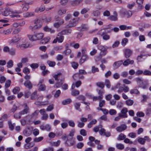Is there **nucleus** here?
<instances>
[{
	"label": "nucleus",
	"instance_id": "nucleus-12",
	"mask_svg": "<svg viewBox=\"0 0 151 151\" xmlns=\"http://www.w3.org/2000/svg\"><path fill=\"white\" fill-rule=\"evenodd\" d=\"M11 9L9 7L5 8L4 10L2 12V14L4 16H7L11 14Z\"/></svg>",
	"mask_w": 151,
	"mask_h": 151
},
{
	"label": "nucleus",
	"instance_id": "nucleus-28",
	"mask_svg": "<svg viewBox=\"0 0 151 151\" xmlns=\"http://www.w3.org/2000/svg\"><path fill=\"white\" fill-rule=\"evenodd\" d=\"M37 91H35L31 94L30 97L31 99L35 100L37 98Z\"/></svg>",
	"mask_w": 151,
	"mask_h": 151
},
{
	"label": "nucleus",
	"instance_id": "nucleus-61",
	"mask_svg": "<svg viewBox=\"0 0 151 151\" xmlns=\"http://www.w3.org/2000/svg\"><path fill=\"white\" fill-rule=\"evenodd\" d=\"M91 71L92 73H94L96 72H99V70L98 68H96L94 66H93L92 68Z\"/></svg>",
	"mask_w": 151,
	"mask_h": 151
},
{
	"label": "nucleus",
	"instance_id": "nucleus-22",
	"mask_svg": "<svg viewBox=\"0 0 151 151\" xmlns=\"http://www.w3.org/2000/svg\"><path fill=\"white\" fill-rule=\"evenodd\" d=\"M72 102L70 99H68L63 100L62 102V104L63 105H66L70 104Z\"/></svg>",
	"mask_w": 151,
	"mask_h": 151
},
{
	"label": "nucleus",
	"instance_id": "nucleus-50",
	"mask_svg": "<svg viewBox=\"0 0 151 151\" xmlns=\"http://www.w3.org/2000/svg\"><path fill=\"white\" fill-rule=\"evenodd\" d=\"M93 15L96 17H98L100 16V12L98 10L93 11L92 13Z\"/></svg>",
	"mask_w": 151,
	"mask_h": 151
},
{
	"label": "nucleus",
	"instance_id": "nucleus-1",
	"mask_svg": "<svg viewBox=\"0 0 151 151\" xmlns=\"http://www.w3.org/2000/svg\"><path fill=\"white\" fill-rule=\"evenodd\" d=\"M75 133V130L72 129L68 135L65 134L62 136V139L64 140L66 138L65 143L66 146L69 147L72 146L75 144V139L73 137Z\"/></svg>",
	"mask_w": 151,
	"mask_h": 151
},
{
	"label": "nucleus",
	"instance_id": "nucleus-48",
	"mask_svg": "<svg viewBox=\"0 0 151 151\" xmlns=\"http://www.w3.org/2000/svg\"><path fill=\"white\" fill-rule=\"evenodd\" d=\"M130 92L131 94H133V93H135L136 94H139V91L137 89H131L130 91Z\"/></svg>",
	"mask_w": 151,
	"mask_h": 151
},
{
	"label": "nucleus",
	"instance_id": "nucleus-63",
	"mask_svg": "<svg viewBox=\"0 0 151 151\" xmlns=\"http://www.w3.org/2000/svg\"><path fill=\"white\" fill-rule=\"evenodd\" d=\"M120 44V42L118 41H116L113 44L112 47L113 48L116 47H118Z\"/></svg>",
	"mask_w": 151,
	"mask_h": 151
},
{
	"label": "nucleus",
	"instance_id": "nucleus-9",
	"mask_svg": "<svg viewBox=\"0 0 151 151\" xmlns=\"http://www.w3.org/2000/svg\"><path fill=\"white\" fill-rule=\"evenodd\" d=\"M20 40V38L18 36H16L13 37L11 40L9 41L8 42L10 45H13L17 42Z\"/></svg>",
	"mask_w": 151,
	"mask_h": 151
},
{
	"label": "nucleus",
	"instance_id": "nucleus-49",
	"mask_svg": "<svg viewBox=\"0 0 151 151\" xmlns=\"http://www.w3.org/2000/svg\"><path fill=\"white\" fill-rule=\"evenodd\" d=\"M107 33H108L107 32H106L105 31H104L103 30V29H101L98 32V34L99 35L102 36Z\"/></svg>",
	"mask_w": 151,
	"mask_h": 151
},
{
	"label": "nucleus",
	"instance_id": "nucleus-42",
	"mask_svg": "<svg viewBox=\"0 0 151 151\" xmlns=\"http://www.w3.org/2000/svg\"><path fill=\"white\" fill-rule=\"evenodd\" d=\"M62 73H59L57 74L54 75L53 76V77L55 78V80L57 81H58L60 76H61Z\"/></svg>",
	"mask_w": 151,
	"mask_h": 151
},
{
	"label": "nucleus",
	"instance_id": "nucleus-27",
	"mask_svg": "<svg viewBox=\"0 0 151 151\" xmlns=\"http://www.w3.org/2000/svg\"><path fill=\"white\" fill-rule=\"evenodd\" d=\"M144 0H137L136 2L138 5V6L139 9H142L143 8L142 4Z\"/></svg>",
	"mask_w": 151,
	"mask_h": 151
},
{
	"label": "nucleus",
	"instance_id": "nucleus-24",
	"mask_svg": "<svg viewBox=\"0 0 151 151\" xmlns=\"http://www.w3.org/2000/svg\"><path fill=\"white\" fill-rule=\"evenodd\" d=\"M126 137V135L123 133H120L118 136L117 139L119 141L122 140L124 139Z\"/></svg>",
	"mask_w": 151,
	"mask_h": 151
},
{
	"label": "nucleus",
	"instance_id": "nucleus-44",
	"mask_svg": "<svg viewBox=\"0 0 151 151\" xmlns=\"http://www.w3.org/2000/svg\"><path fill=\"white\" fill-rule=\"evenodd\" d=\"M105 85L108 88H110L111 87V84L109 80L108 79H106L105 81Z\"/></svg>",
	"mask_w": 151,
	"mask_h": 151
},
{
	"label": "nucleus",
	"instance_id": "nucleus-29",
	"mask_svg": "<svg viewBox=\"0 0 151 151\" xmlns=\"http://www.w3.org/2000/svg\"><path fill=\"white\" fill-rule=\"evenodd\" d=\"M96 86L101 88V89H103L105 86V84L102 82H99L96 83Z\"/></svg>",
	"mask_w": 151,
	"mask_h": 151
},
{
	"label": "nucleus",
	"instance_id": "nucleus-20",
	"mask_svg": "<svg viewBox=\"0 0 151 151\" xmlns=\"http://www.w3.org/2000/svg\"><path fill=\"white\" fill-rule=\"evenodd\" d=\"M133 60H130V59H127L123 62V64L124 66H127L129 64H133L134 63Z\"/></svg>",
	"mask_w": 151,
	"mask_h": 151
},
{
	"label": "nucleus",
	"instance_id": "nucleus-7",
	"mask_svg": "<svg viewBox=\"0 0 151 151\" xmlns=\"http://www.w3.org/2000/svg\"><path fill=\"white\" fill-rule=\"evenodd\" d=\"M146 140L150 142V139L147 136H145L144 138L139 137L138 138L137 141L140 144L142 145H144L145 144Z\"/></svg>",
	"mask_w": 151,
	"mask_h": 151
},
{
	"label": "nucleus",
	"instance_id": "nucleus-56",
	"mask_svg": "<svg viewBox=\"0 0 151 151\" xmlns=\"http://www.w3.org/2000/svg\"><path fill=\"white\" fill-rule=\"evenodd\" d=\"M71 64L72 67L74 69H77L78 66V63H77L75 62H73Z\"/></svg>",
	"mask_w": 151,
	"mask_h": 151
},
{
	"label": "nucleus",
	"instance_id": "nucleus-13",
	"mask_svg": "<svg viewBox=\"0 0 151 151\" xmlns=\"http://www.w3.org/2000/svg\"><path fill=\"white\" fill-rule=\"evenodd\" d=\"M132 51L129 49H127L124 51V56L126 58H129L132 55Z\"/></svg>",
	"mask_w": 151,
	"mask_h": 151
},
{
	"label": "nucleus",
	"instance_id": "nucleus-35",
	"mask_svg": "<svg viewBox=\"0 0 151 151\" xmlns=\"http://www.w3.org/2000/svg\"><path fill=\"white\" fill-rule=\"evenodd\" d=\"M38 87V90L39 91H45L46 88V87L45 84H40V85L37 86Z\"/></svg>",
	"mask_w": 151,
	"mask_h": 151
},
{
	"label": "nucleus",
	"instance_id": "nucleus-16",
	"mask_svg": "<svg viewBox=\"0 0 151 151\" xmlns=\"http://www.w3.org/2000/svg\"><path fill=\"white\" fill-rule=\"evenodd\" d=\"M128 112L127 109V108H124L121 111V113L122 114H121L120 116L122 118H127V113Z\"/></svg>",
	"mask_w": 151,
	"mask_h": 151
},
{
	"label": "nucleus",
	"instance_id": "nucleus-64",
	"mask_svg": "<svg viewBox=\"0 0 151 151\" xmlns=\"http://www.w3.org/2000/svg\"><path fill=\"white\" fill-rule=\"evenodd\" d=\"M103 39L105 40H107L109 39L110 36L109 35L106 34L102 36Z\"/></svg>",
	"mask_w": 151,
	"mask_h": 151
},
{
	"label": "nucleus",
	"instance_id": "nucleus-23",
	"mask_svg": "<svg viewBox=\"0 0 151 151\" xmlns=\"http://www.w3.org/2000/svg\"><path fill=\"white\" fill-rule=\"evenodd\" d=\"M83 0H74L72 1L71 5L73 6H77L81 3Z\"/></svg>",
	"mask_w": 151,
	"mask_h": 151
},
{
	"label": "nucleus",
	"instance_id": "nucleus-37",
	"mask_svg": "<svg viewBox=\"0 0 151 151\" xmlns=\"http://www.w3.org/2000/svg\"><path fill=\"white\" fill-rule=\"evenodd\" d=\"M89 9L88 8H84L81 10V14H86L89 11Z\"/></svg>",
	"mask_w": 151,
	"mask_h": 151
},
{
	"label": "nucleus",
	"instance_id": "nucleus-25",
	"mask_svg": "<svg viewBox=\"0 0 151 151\" xmlns=\"http://www.w3.org/2000/svg\"><path fill=\"white\" fill-rule=\"evenodd\" d=\"M50 38L49 37H47L42 40L40 42L42 44H45L48 42L50 40Z\"/></svg>",
	"mask_w": 151,
	"mask_h": 151
},
{
	"label": "nucleus",
	"instance_id": "nucleus-21",
	"mask_svg": "<svg viewBox=\"0 0 151 151\" xmlns=\"http://www.w3.org/2000/svg\"><path fill=\"white\" fill-rule=\"evenodd\" d=\"M40 128L42 130H46L48 131H50L51 129V127L49 124H47L45 126L41 125Z\"/></svg>",
	"mask_w": 151,
	"mask_h": 151
},
{
	"label": "nucleus",
	"instance_id": "nucleus-15",
	"mask_svg": "<svg viewBox=\"0 0 151 151\" xmlns=\"http://www.w3.org/2000/svg\"><path fill=\"white\" fill-rule=\"evenodd\" d=\"M64 35L61 32H59L57 35V39L58 40V42H62L63 41L64 39V37L63 36Z\"/></svg>",
	"mask_w": 151,
	"mask_h": 151
},
{
	"label": "nucleus",
	"instance_id": "nucleus-46",
	"mask_svg": "<svg viewBox=\"0 0 151 151\" xmlns=\"http://www.w3.org/2000/svg\"><path fill=\"white\" fill-rule=\"evenodd\" d=\"M43 139L42 137H35L34 139V141L35 142H38L42 141Z\"/></svg>",
	"mask_w": 151,
	"mask_h": 151
},
{
	"label": "nucleus",
	"instance_id": "nucleus-57",
	"mask_svg": "<svg viewBox=\"0 0 151 151\" xmlns=\"http://www.w3.org/2000/svg\"><path fill=\"white\" fill-rule=\"evenodd\" d=\"M143 75L145 76H151V71L148 70H145L143 71Z\"/></svg>",
	"mask_w": 151,
	"mask_h": 151
},
{
	"label": "nucleus",
	"instance_id": "nucleus-11",
	"mask_svg": "<svg viewBox=\"0 0 151 151\" xmlns=\"http://www.w3.org/2000/svg\"><path fill=\"white\" fill-rule=\"evenodd\" d=\"M127 127L125 124H122L117 127L116 129L119 132H121L127 129Z\"/></svg>",
	"mask_w": 151,
	"mask_h": 151
},
{
	"label": "nucleus",
	"instance_id": "nucleus-17",
	"mask_svg": "<svg viewBox=\"0 0 151 151\" xmlns=\"http://www.w3.org/2000/svg\"><path fill=\"white\" fill-rule=\"evenodd\" d=\"M84 77L82 75H81L79 73H77L74 74L73 76V78L74 80L79 79H83Z\"/></svg>",
	"mask_w": 151,
	"mask_h": 151
},
{
	"label": "nucleus",
	"instance_id": "nucleus-55",
	"mask_svg": "<svg viewBox=\"0 0 151 151\" xmlns=\"http://www.w3.org/2000/svg\"><path fill=\"white\" fill-rule=\"evenodd\" d=\"M31 144V143H29L28 144H25L24 146V148L26 149L30 148L32 147L34 145V143H33L32 145H30Z\"/></svg>",
	"mask_w": 151,
	"mask_h": 151
},
{
	"label": "nucleus",
	"instance_id": "nucleus-10",
	"mask_svg": "<svg viewBox=\"0 0 151 151\" xmlns=\"http://www.w3.org/2000/svg\"><path fill=\"white\" fill-rule=\"evenodd\" d=\"M121 13L124 17L127 18H129L132 15V12L130 10L126 11L124 9H122L121 11Z\"/></svg>",
	"mask_w": 151,
	"mask_h": 151
},
{
	"label": "nucleus",
	"instance_id": "nucleus-58",
	"mask_svg": "<svg viewBox=\"0 0 151 151\" xmlns=\"http://www.w3.org/2000/svg\"><path fill=\"white\" fill-rule=\"evenodd\" d=\"M11 81L10 80H7L5 83V88H8L11 85Z\"/></svg>",
	"mask_w": 151,
	"mask_h": 151
},
{
	"label": "nucleus",
	"instance_id": "nucleus-33",
	"mask_svg": "<svg viewBox=\"0 0 151 151\" xmlns=\"http://www.w3.org/2000/svg\"><path fill=\"white\" fill-rule=\"evenodd\" d=\"M116 147L117 149L120 150H123L124 147V145L121 143L117 144L116 145Z\"/></svg>",
	"mask_w": 151,
	"mask_h": 151
},
{
	"label": "nucleus",
	"instance_id": "nucleus-60",
	"mask_svg": "<svg viewBox=\"0 0 151 151\" xmlns=\"http://www.w3.org/2000/svg\"><path fill=\"white\" fill-rule=\"evenodd\" d=\"M88 29V27L87 26L84 24H82L81 26V30L82 31L87 30Z\"/></svg>",
	"mask_w": 151,
	"mask_h": 151
},
{
	"label": "nucleus",
	"instance_id": "nucleus-47",
	"mask_svg": "<svg viewBox=\"0 0 151 151\" xmlns=\"http://www.w3.org/2000/svg\"><path fill=\"white\" fill-rule=\"evenodd\" d=\"M128 41V40L127 38H124L122 40L121 42L122 45L123 46H124Z\"/></svg>",
	"mask_w": 151,
	"mask_h": 151
},
{
	"label": "nucleus",
	"instance_id": "nucleus-14",
	"mask_svg": "<svg viewBox=\"0 0 151 151\" xmlns=\"http://www.w3.org/2000/svg\"><path fill=\"white\" fill-rule=\"evenodd\" d=\"M123 61L121 60L115 62L113 65V66L114 69H116L118 68L122 64Z\"/></svg>",
	"mask_w": 151,
	"mask_h": 151
},
{
	"label": "nucleus",
	"instance_id": "nucleus-39",
	"mask_svg": "<svg viewBox=\"0 0 151 151\" xmlns=\"http://www.w3.org/2000/svg\"><path fill=\"white\" fill-rule=\"evenodd\" d=\"M43 29L45 32H50L51 33H53L55 32L54 30H52L51 29L48 28L47 26L45 27Z\"/></svg>",
	"mask_w": 151,
	"mask_h": 151
},
{
	"label": "nucleus",
	"instance_id": "nucleus-43",
	"mask_svg": "<svg viewBox=\"0 0 151 151\" xmlns=\"http://www.w3.org/2000/svg\"><path fill=\"white\" fill-rule=\"evenodd\" d=\"M14 65L13 61L12 60H9L7 63V66L8 68L12 67Z\"/></svg>",
	"mask_w": 151,
	"mask_h": 151
},
{
	"label": "nucleus",
	"instance_id": "nucleus-6",
	"mask_svg": "<svg viewBox=\"0 0 151 151\" xmlns=\"http://www.w3.org/2000/svg\"><path fill=\"white\" fill-rule=\"evenodd\" d=\"M109 48L108 47L106 46L100 45L98 47V49L101 51V55L102 56H105L107 53V50Z\"/></svg>",
	"mask_w": 151,
	"mask_h": 151
},
{
	"label": "nucleus",
	"instance_id": "nucleus-8",
	"mask_svg": "<svg viewBox=\"0 0 151 151\" xmlns=\"http://www.w3.org/2000/svg\"><path fill=\"white\" fill-rule=\"evenodd\" d=\"M76 99L79 101H82L81 103L84 104L87 106H89L90 104L89 102H85L86 100V98L83 95H80L76 97Z\"/></svg>",
	"mask_w": 151,
	"mask_h": 151
},
{
	"label": "nucleus",
	"instance_id": "nucleus-32",
	"mask_svg": "<svg viewBox=\"0 0 151 151\" xmlns=\"http://www.w3.org/2000/svg\"><path fill=\"white\" fill-rule=\"evenodd\" d=\"M71 30L70 29H67L63 30L61 32L64 35H68L70 34L71 32Z\"/></svg>",
	"mask_w": 151,
	"mask_h": 151
},
{
	"label": "nucleus",
	"instance_id": "nucleus-31",
	"mask_svg": "<svg viewBox=\"0 0 151 151\" xmlns=\"http://www.w3.org/2000/svg\"><path fill=\"white\" fill-rule=\"evenodd\" d=\"M97 91L99 95V96L100 97L101 99H102L103 98V95L104 93V91L101 90H98Z\"/></svg>",
	"mask_w": 151,
	"mask_h": 151
},
{
	"label": "nucleus",
	"instance_id": "nucleus-19",
	"mask_svg": "<svg viewBox=\"0 0 151 151\" xmlns=\"http://www.w3.org/2000/svg\"><path fill=\"white\" fill-rule=\"evenodd\" d=\"M32 128L28 127L27 129H25L23 132L24 134L26 136H30L32 134Z\"/></svg>",
	"mask_w": 151,
	"mask_h": 151
},
{
	"label": "nucleus",
	"instance_id": "nucleus-34",
	"mask_svg": "<svg viewBox=\"0 0 151 151\" xmlns=\"http://www.w3.org/2000/svg\"><path fill=\"white\" fill-rule=\"evenodd\" d=\"M8 123L10 129L11 130H12L14 129V127L15 125V124H12L11 122L10 121L8 122Z\"/></svg>",
	"mask_w": 151,
	"mask_h": 151
},
{
	"label": "nucleus",
	"instance_id": "nucleus-62",
	"mask_svg": "<svg viewBox=\"0 0 151 151\" xmlns=\"http://www.w3.org/2000/svg\"><path fill=\"white\" fill-rule=\"evenodd\" d=\"M142 96L143 98V99L141 100V102L142 103H144L146 102L147 99L148 98L147 96L146 95H142Z\"/></svg>",
	"mask_w": 151,
	"mask_h": 151
},
{
	"label": "nucleus",
	"instance_id": "nucleus-45",
	"mask_svg": "<svg viewBox=\"0 0 151 151\" xmlns=\"http://www.w3.org/2000/svg\"><path fill=\"white\" fill-rule=\"evenodd\" d=\"M105 101L104 100H101L99 101V106L100 108H102L105 105Z\"/></svg>",
	"mask_w": 151,
	"mask_h": 151
},
{
	"label": "nucleus",
	"instance_id": "nucleus-54",
	"mask_svg": "<svg viewBox=\"0 0 151 151\" xmlns=\"http://www.w3.org/2000/svg\"><path fill=\"white\" fill-rule=\"evenodd\" d=\"M108 19L111 21H117L118 19L117 17L114 15H111L109 18Z\"/></svg>",
	"mask_w": 151,
	"mask_h": 151
},
{
	"label": "nucleus",
	"instance_id": "nucleus-4",
	"mask_svg": "<svg viewBox=\"0 0 151 151\" xmlns=\"http://www.w3.org/2000/svg\"><path fill=\"white\" fill-rule=\"evenodd\" d=\"M34 24L35 25L33 27L30 26L29 27V29L33 31L34 32L35 30L40 29L42 27L40 19H37L35 20Z\"/></svg>",
	"mask_w": 151,
	"mask_h": 151
},
{
	"label": "nucleus",
	"instance_id": "nucleus-41",
	"mask_svg": "<svg viewBox=\"0 0 151 151\" xmlns=\"http://www.w3.org/2000/svg\"><path fill=\"white\" fill-rule=\"evenodd\" d=\"M47 63L50 67H53L55 65V62L49 60L47 61Z\"/></svg>",
	"mask_w": 151,
	"mask_h": 151
},
{
	"label": "nucleus",
	"instance_id": "nucleus-2",
	"mask_svg": "<svg viewBox=\"0 0 151 151\" xmlns=\"http://www.w3.org/2000/svg\"><path fill=\"white\" fill-rule=\"evenodd\" d=\"M44 34L42 33H38L34 35H28L29 40L31 41H36L42 39L43 37Z\"/></svg>",
	"mask_w": 151,
	"mask_h": 151
},
{
	"label": "nucleus",
	"instance_id": "nucleus-3",
	"mask_svg": "<svg viewBox=\"0 0 151 151\" xmlns=\"http://www.w3.org/2000/svg\"><path fill=\"white\" fill-rule=\"evenodd\" d=\"M112 89L113 90L118 89L117 92L119 93L122 92L123 91L125 93L127 92L129 90V88L128 86H125L123 87L120 86V83H117L116 86L112 88Z\"/></svg>",
	"mask_w": 151,
	"mask_h": 151
},
{
	"label": "nucleus",
	"instance_id": "nucleus-53",
	"mask_svg": "<svg viewBox=\"0 0 151 151\" xmlns=\"http://www.w3.org/2000/svg\"><path fill=\"white\" fill-rule=\"evenodd\" d=\"M80 133L81 135L84 136H86L87 135V132L84 129H81L80 131Z\"/></svg>",
	"mask_w": 151,
	"mask_h": 151
},
{
	"label": "nucleus",
	"instance_id": "nucleus-18",
	"mask_svg": "<svg viewBox=\"0 0 151 151\" xmlns=\"http://www.w3.org/2000/svg\"><path fill=\"white\" fill-rule=\"evenodd\" d=\"M25 86L29 89H31L33 87L32 84L30 81H26L24 83Z\"/></svg>",
	"mask_w": 151,
	"mask_h": 151
},
{
	"label": "nucleus",
	"instance_id": "nucleus-51",
	"mask_svg": "<svg viewBox=\"0 0 151 151\" xmlns=\"http://www.w3.org/2000/svg\"><path fill=\"white\" fill-rule=\"evenodd\" d=\"M126 103L127 105L130 106L133 105L134 101L131 99H128L126 101Z\"/></svg>",
	"mask_w": 151,
	"mask_h": 151
},
{
	"label": "nucleus",
	"instance_id": "nucleus-59",
	"mask_svg": "<svg viewBox=\"0 0 151 151\" xmlns=\"http://www.w3.org/2000/svg\"><path fill=\"white\" fill-rule=\"evenodd\" d=\"M39 131L37 129H35L33 131V134L35 136H36L38 135L39 134Z\"/></svg>",
	"mask_w": 151,
	"mask_h": 151
},
{
	"label": "nucleus",
	"instance_id": "nucleus-5",
	"mask_svg": "<svg viewBox=\"0 0 151 151\" xmlns=\"http://www.w3.org/2000/svg\"><path fill=\"white\" fill-rule=\"evenodd\" d=\"M22 12L20 11L15 10L14 11H11L10 16L12 18L15 17L19 18L20 17L19 14H21Z\"/></svg>",
	"mask_w": 151,
	"mask_h": 151
},
{
	"label": "nucleus",
	"instance_id": "nucleus-52",
	"mask_svg": "<svg viewBox=\"0 0 151 151\" xmlns=\"http://www.w3.org/2000/svg\"><path fill=\"white\" fill-rule=\"evenodd\" d=\"M20 89L19 87H16L13 90L12 92L14 94H16L19 91Z\"/></svg>",
	"mask_w": 151,
	"mask_h": 151
},
{
	"label": "nucleus",
	"instance_id": "nucleus-38",
	"mask_svg": "<svg viewBox=\"0 0 151 151\" xmlns=\"http://www.w3.org/2000/svg\"><path fill=\"white\" fill-rule=\"evenodd\" d=\"M29 46V45L27 44H22L18 46L22 50H23L28 47Z\"/></svg>",
	"mask_w": 151,
	"mask_h": 151
},
{
	"label": "nucleus",
	"instance_id": "nucleus-36",
	"mask_svg": "<svg viewBox=\"0 0 151 151\" xmlns=\"http://www.w3.org/2000/svg\"><path fill=\"white\" fill-rule=\"evenodd\" d=\"M34 15V12H27L24 14V17H32Z\"/></svg>",
	"mask_w": 151,
	"mask_h": 151
},
{
	"label": "nucleus",
	"instance_id": "nucleus-30",
	"mask_svg": "<svg viewBox=\"0 0 151 151\" xmlns=\"http://www.w3.org/2000/svg\"><path fill=\"white\" fill-rule=\"evenodd\" d=\"M81 105V104L79 102L76 103L74 104V106L75 109L79 111H81V109L80 108Z\"/></svg>",
	"mask_w": 151,
	"mask_h": 151
},
{
	"label": "nucleus",
	"instance_id": "nucleus-40",
	"mask_svg": "<svg viewBox=\"0 0 151 151\" xmlns=\"http://www.w3.org/2000/svg\"><path fill=\"white\" fill-rule=\"evenodd\" d=\"M80 92L79 91L77 90H74L72 91L71 94L72 96H75L79 94Z\"/></svg>",
	"mask_w": 151,
	"mask_h": 151
},
{
	"label": "nucleus",
	"instance_id": "nucleus-26",
	"mask_svg": "<svg viewBox=\"0 0 151 151\" xmlns=\"http://www.w3.org/2000/svg\"><path fill=\"white\" fill-rule=\"evenodd\" d=\"M29 109V107L26 106V107L24 110L19 112L20 114L21 115L27 114L28 112Z\"/></svg>",
	"mask_w": 151,
	"mask_h": 151
}]
</instances>
